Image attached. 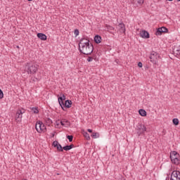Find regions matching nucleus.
<instances>
[{"mask_svg":"<svg viewBox=\"0 0 180 180\" xmlns=\"http://www.w3.org/2000/svg\"><path fill=\"white\" fill-rule=\"evenodd\" d=\"M79 49L82 54L89 56V54H92L94 51V45L90 43L89 39L82 38L79 44Z\"/></svg>","mask_w":180,"mask_h":180,"instance_id":"1","label":"nucleus"},{"mask_svg":"<svg viewBox=\"0 0 180 180\" xmlns=\"http://www.w3.org/2000/svg\"><path fill=\"white\" fill-rule=\"evenodd\" d=\"M39 71V65L36 63H27L25 67V72H27L29 75H33Z\"/></svg>","mask_w":180,"mask_h":180,"instance_id":"2","label":"nucleus"},{"mask_svg":"<svg viewBox=\"0 0 180 180\" xmlns=\"http://www.w3.org/2000/svg\"><path fill=\"white\" fill-rule=\"evenodd\" d=\"M149 58L150 60V63H153L154 65H158V60L161 58V56H160V53L155 51H152Z\"/></svg>","mask_w":180,"mask_h":180,"instance_id":"3","label":"nucleus"},{"mask_svg":"<svg viewBox=\"0 0 180 180\" xmlns=\"http://www.w3.org/2000/svg\"><path fill=\"white\" fill-rule=\"evenodd\" d=\"M35 129L38 133H41V131L46 132V126L43 124L41 121H37L35 124Z\"/></svg>","mask_w":180,"mask_h":180,"instance_id":"4","label":"nucleus"},{"mask_svg":"<svg viewBox=\"0 0 180 180\" xmlns=\"http://www.w3.org/2000/svg\"><path fill=\"white\" fill-rule=\"evenodd\" d=\"M136 130L138 136H141V134H144V133L147 131V128L146 127V125L140 124L137 126Z\"/></svg>","mask_w":180,"mask_h":180,"instance_id":"5","label":"nucleus"},{"mask_svg":"<svg viewBox=\"0 0 180 180\" xmlns=\"http://www.w3.org/2000/svg\"><path fill=\"white\" fill-rule=\"evenodd\" d=\"M23 113H25V109L23 108L17 110L15 115V122H17V123H19V122H22V115H23Z\"/></svg>","mask_w":180,"mask_h":180,"instance_id":"6","label":"nucleus"},{"mask_svg":"<svg viewBox=\"0 0 180 180\" xmlns=\"http://www.w3.org/2000/svg\"><path fill=\"white\" fill-rule=\"evenodd\" d=\"M170 180H180V172L178 170L173 171Z\"/></svg>","mask_w":180,"mask_h":180,"instance_id":"7","label":"nucleus"},{"mask_svg":"<svg viewBox=\"0 0 180 180\" xmlns=\"http://www.w3.org/2000/svg\"><path fill=\"white\" fill-rule=\"evenodd\" d=\"M162 33H168V28L165 27H159L155 32L156 36H161Z\"/></svg>","mask_w":180,"mask_h":180,"instance_id":"8","label":"nucleus"},{"mask_svg":"<svg viewBox=\"0 0 180 180\" xmlns=\"http://www.w3.org/2000/svg\"><path fill=\"white\" fill-rule=\"evenodd\" d=\"M52 146H53V147L56 148L57 150H58V151H60V152L64 151V149H63V146H61V144H60V143H58V141H54L53 142V143H52Z\"/></svg>","mask_w":180,"mask_h":180,"instance_id":"9","label":"nucleus"},{"mask_svg":"<svg viewBox=\"0 0 180 180\" xmlns=\"http://www.w3.org/2000/svg\"><path fill=\"white\" fill-rule=\"evenodd\" d=\"M118 29L120 33H126V26L123 22L118 25Z\"/></svg>","mask_w":180,"mask_h":180,"instance_id":"10","label":"nucleus"},{"mask_svg":"<svg viewBox=\"0 0 180 180\" xmlns=\"http://www.w3.org/2000/svg\"><path fill=\"white\" fill-rule=\"evenodd\" d=\"M140 36L142 39H150V34L146 30H143L140 32Z\"/></svg>","mask_w":180,"mask_h":180,"instance_id":"11","label":"nucleus"},{"mask_svg":"<svg viewBox=\"0 0 180 180\" xmlns=\"http://www.w3.org/2000/svg\"><path fill=\"white\" fill-rule=\"evenodd\" d=\"M61 126H64L65 127H69V126H71V123L68 120L63 119L60 121Z\"/></svg>","mask_w":180,"mask_h":180,"instance_id":"12","label":"nucleus"},{"mask_svg":"<svg viewBox=\"0 0 180 180\" xmlns=\"http://www.w3.org/2000/svg\"><path fill=\"white\" fill-rule=\"evenodd\" d=\"M178 158H179V154H178V153H176V151H173V152L170 153V159H171V161H172V160H174V159Z\"/></svg>","mask_w":180,"mask_h":180,"instance_id":"13","label":"nucleus"},{"mask_svg":"<svg viewBox=\"0 0 180 180\" xmlns=\"http://www.w3.org/2000/svg\"><path fill=\"white\" fill-rule=\"evenodd\" d=\"M37 36L38 39H40V40H43V41L47 40V36L45 34L38 33Z\"/></svg>","mask_w":180,"mask_h":180,"instance_id":"14","label":"nucleus"},{"mask_svg":"<svg viewBox=\"0 0 180 180\" xmlns=\"http://www.w3.org/2000/svg\"><path fill=\"white\" fill-rule=\"evenodd\" d=\"M105 27L107 29V31L109 32V33H110L111 34H115V32H113V30H115V27L109 25H106Z\"/></svg>","mask_w":180,"mask_h":180,"instance_id":"15","label":"nucleus"},{"mask_svg":"<svg viewBox=\"0 0 180 180\" xmlns=\"http://www.w3.org/2000/svg\"><path fill=\"white\" fill-rule=\"evenodd\" d=\"M94 41L96 44H99L102 41V37L99 35H96L94 37Z\"/></svg>","mask_w":180,"mask_h":180,"instance_id":"16","label":"nucleus"},{"mask_svg":"<svg viewBox=\"0 0 180 180\" xmlns=\"http://www.w3.org/2000/svg\"><path fill=\"white\" fill-rule=\"evenodd\" d=\"M72 105V101H71L70 100H67L65 102V106L68 108H71V105Z\"/></svg>","mask_w":180,"mask_h":180,"instance_id":"17","label":"nucleus"},{"mask_svg":"<svg viewBox=\"0 0 180 180\" xmlns=\"http://www.w3.org/2000/svg\"><path fill=\"white\" fill-rule=\"evenodd\" d=\"M172 164H175V165H179L180 163V159L179 158H176L175 159H173L171 160Z\"/></svg>","mask_w":180,"mask_h":180,"instance_id":"18","label":"nucleus"},{"mask_svg":"<svg viewBox=\"0 0 180 180\" xmlns=\"http://www.w3.org/2000/svg\"><path fill=\"white\" fill-rule=\"evenodd\" d=\"M139 113L141 116H143V117L147 116V112L143 109H140L139 110Z\"/></svg>","mask_w":180,"mask_h":180,"instance_id":"19","label":"nucleus"},{"mask_svg":"<svg viewBox=\"0 0 180 180\" xmlns=\"http://www.w3.org/2000/svg\"><path fill=\"white\" fill-rule=\"evenodd\" d=\"M31 112H34L35 115H37V113H39V108H37V107L31 108Z\"/></svg>","mask_w":180,"mask_h":180,"instance_id":"20","label":"nucleus"},{"mask_svg":"<svg viewBox=\"0 0 180 180\" xmlns=\"http://www.w3.org/2000/svg\"><path fill=\"white\" fill-rule=\"evenodd\" d=\"M58 101L60 108L63 109V110H64V106H65L64 101L63 100H60L59 98H58Z\"/></svg>","mask_w":180,"mask_h":180,"instance_id":"21","label":"nucleus"},{"mask_svg":"<svg viewBox=\"0 0 180 180\" xmlns=\"http://www.w3.org/2000/svg\"><path fill=\"white\" fill-rule=\"evenodd\" d=\"M91 136L93 139H98L99 137V133L93 132Z\"/></svg>","mask_w":180,"mask_h":180,"instance_id":"22","label":"nucleus"},{"mask_svg":"<svg viewBox=\"0 0 180 180\" xmlns=\"http://www.w3.org/2000/svg\"><path fill=\"white\" fill-rule=\"evenodd\" d=\"M46 123L48 124V126H50L53 124V121L50 118H46L45 119Z\"/></svg>","mask_w":180,"mask_h":180,"instance_id":"23","label":"nucleus"},{"mask_svg":"<svg viewBox=\"0 0 180 180\" xmlns=\"http://www.w3.org/2000/svg\"><path fill=\"white\" fill-rule=\"evenodd\" d=\"M172 122L175 126H178L179 124V120L177 118H174Z\"/></svg>","mask_w":180,"mask_h":180,"instance_id":"24","label":"nucleus"},{"mask_svg":"<svg viewBox=\"0 0 180 180\" xmlns=\"http://www.w3.org/2000/svg\"><path fill=\"white\" fill-rule=\"evenodd\" d=\"M60 124H61V121L58 120L56 122L55 127H56V129H58V127H60Z\"/></svg>","mask_w":180,"mask_h":180,"instance_id":"25","label":"nucleus"},{"mask_svg":"<svg viewBox=\"0 0 180 180\" xmlns=\"http://www.w3.org/2000/svg\"><path fill=\"white\" fill-rule=\"evenodd\" d=\"M84 137L85 139H86L87 140H91V136H89V134H88L87 132L84 133Z\"/></svg>","mask_w":180,"mask_h":180,"instance_id":"26","label":"nucleus"},{"mask_svg":"<svg viewBox=\"0 0 180 180\" xmlns=\"http://www.w3.org/2000/svg\"><path fill=\"white\" fill-rule=\"evenodd\" d=\"M67 139L69 140L70 143L72 141V139H74V136L72 135H68Z\"/></svg>","mask_w":180,"mask_h":180,"instance_id":"27","label":"nucleus"},{"mask_svg":"<svg viewBox=\"0 0 180 180\" xmlns=\"http://www.w3.org/2000/svg\"><path fill=\"white\" fill-rule=\"evenodd\" d=\"M63 150H65V151H69V150H71L70 148V146H65L63 147Z\"/></svg>","mask_w":180,"mask_h":180,"instance_id":"28","label":"nucleus"},{"mask_svg":"<svg viewBox=\"0 0 180 180\" xmlns=\"http://www.w3.org/2000/svg\"><path fill=\"white\" fill-rule=\"evenodd\" d=\"M74 34L78 36L79 34V30H78V29L75 30Z\"/></svg>","mask_w":180,"mask_h":180,"instance_id":"29","label":"nucleus"},{"mask_svg":"<svg viewBox=\"0 0 180 180\" xmlns=\"http://www.w3.org/2000/svg\"><path fill=\"white\" fill-rule=\"evenodd\" d=\"M58 99H59L60 101H65V95L63 94V96L60 97H58Z\"/></svg>","mask_w":180,"mask_h":180,"instance_id":"30","label":"nucleus"},{"mask_svg":"<svg viewBox=\"0 0 180 180\" xmlns=\"http://www.w3.org/2000/svg\"><path fill=\"white\" fill-rule=\"evenodd\" d=\"M94 60V58H92V57H91V56H89L88 58H87V61L89 62V63H91V61H93Z\"/></svg>","mask_w":180,"mask_h":180,"instance_id":"31","label":"nucleus"},{"mask_svg":"<svg viewBox=\"0 0 180 180\" xmlns=\"http://www.w3.org/2000/svg\"><path fill=\"white\" fill-rule=\"evenodd\" d=\"M137 2L139 5H142L144 4V0H137Z\"/></svg>","mask_w":180,"mask_h":180,"instance_id":"32","label":"nucleus"},{"mask_svg":"<svg viewBox=\"0 0 180 180\" xmlns=\"http://www.w3.org/2000/svg\"><path fill=\"white\" fill-rule=\"evenodd\" d=\"M2 98H4V91H2L0 89V99H2Z\"/></svg>","mask_w":180,"mask_h":180,"instance_id":"33","label":"nucleus"},{"mask_svg":"<svg viewBox=\"0 0 180 180\" xmlns=\"http://www.w3.org/2000/svg\"><path fill=\"white\" fill-rule=\"evenodd\" d=\"M138 67H139V68H143V63L141 62H139L138 63Z\"/></svg>","mask_w":180,"mask_h":180,"instance_id":"34","label":"nucleus"},{"mask_svg":"<svg viewBox=\"0 0 180 180\" xmlns=\"http://www.w3.org/2000/svg\"><path fill=\"white\" fill-rule=\"evenodd\" d=\"M69 147L70 148V150H71V149L74 148L75 146H74V144H71L69 146Z\"/></svg>","mask_w":180,"mask_h":180,"instance_id":"35","label":"nucleus"},{"mask_svg":"<svg viewBox=\"0 0 180 180\" xmlns=\"http://www.w3.org/2000/svg\"><path fill=\"white\" fill-rule=\"evenodd\" d=\"M87 131H89V133H92V129H87Z\"/></svg>","mask_w":180,"mask_h":180,"instance_id":"36","label":"nucleus"},{"mask_svg":"<svg viewBox=\"0 0 180 180\" xmlns=\"http://www.w3.org/2000/svg\"><path fill=\"white\" fill-rule=\"evenodd\" d=\"M54 136H56V134L55 133L52 134V137H54Z\"/></svg>","mask_w":180,"mask_h":180,"instance_id":"37","label":"nucleus"},{"mask_svg":"<svg viewBox=\"0 0 180 180\" xmlns=\"http://www.w3.org/2000/svg\"><path fill=\"white\" fill-rule=\"evenodd\" d=\"M35 79H37V81H39V79H38V78H35Z\"/></svg>","mask_w":180,"mask_h":180,"instance_id":"38","label":"nucleus"},{"mask_svg":"<svg viewBox=\"0 0 180 180\" xmlns=\"http://www.w3.org/2000/svg\"><path fill=\"white\" fill-rule=\"evenodd\" d=\"M29 1V2H32V0H28Z\"/></svg>","mask_w":180,"mask_h":180,"instance_id":"39","label":"nucleus"},{"mask_svg":"<svg viewBox=\"0 0 180 180\" xmlns=\"http://www.w3.org/2000/svg\"><path fill=\"white\" fill-rule=\"evenodd\" d=\"M16 47H17V49H19V46H17Z\"/></svg>","mask_w":180,"mask_h":180,"instance_id":"40","label":"nucleus"},{"mask_svg":"<svg viewBox=\"0 0 180 180\" xmlns=\"http://www.w3.org/2000/svg\"><path fill=\"white\" fill-rule=\"evenodd\" d=\"M176 1H178V2H180V0H176Z\"/></svg>","mask_w":180,"mask_h":180,"instance_id":"41","label":"nucleus"},{"mask_svg":"<svg viewBox=\"0 0 180 180\" xmlns=\"http://www.w3.org/2000/svg\"><path fill=\"white\" fill-rule=\"evenodd\" d=\"M168 1H172V0H168Z\"/></svg>","mask_w":180,"mask_h":180,"instance_id":"42","label":"nucleus"}]
</instances>
